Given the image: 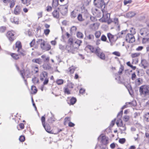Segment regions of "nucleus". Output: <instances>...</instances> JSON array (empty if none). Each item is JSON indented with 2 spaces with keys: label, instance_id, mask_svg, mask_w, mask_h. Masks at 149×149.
<instances>
[{
  "label": "nucleus",
  "instance_id": "obj_31",
  "mask_svg": "<svg viewBox=\"0 0 149 149\" xmlns=\"http://www.w3.org/2000/svg\"><path fill=\"white\" fill-rule=\"evenodd\" d=\"M31 1V0H21L22 3L26 6H28L30 4Z\"/></svg>",
  "mask_w": 149,
  "mask_h": 149
},
{
  "label": "nucleus",
  "instance_id": "obj_43",
  "mask_svg": "<svg viewBox=\"0 0 149 149\" xmlns=\"http://www.w3.org/2000/svg\"><path fill=\"white\" fill-rule=\"evenodd\" d=\"M145 120L147 122H149V113H147L145 115Z\"/></svg>",
  "mask_w": 149,
  "mask_h": 149
},
{
  "label": "nucleus",
  "instance_id": "obj_24",
  "mask_svg": "<svg viewBox=\"0 0 149 149\" xmlns=\"http://www.w3.org/2000/svg\"><path fill=\"white\" fill-rule=\"evenodd\" d=\"M20 7L19 6H17L15 8L14 10V14L16 15H17L19 14L20 13Z\"/></svg>",
  "mask_w": 149,
  "mask_h": 149
},
{
  "label": "nucleus",
  "instance_id": "obj_5",
  "mask_svg": "<svg viewBox=\"0 0 149 149\" xmlns=\"http://www.w3.org/2000/svg\"><path fill=\"white\" fill-rule=\"evenodd\" d=\"M107 37L111 46L113 45V44L115 43L118 39L117 35H113L110 33H108L107 34Z\"/></svg>",
  "mask_w": 149,
  "mask_h": 149
},
{
  "label": "nucleus",
  "instance_id": "obj_13",
  "mask_svg": "<svg viewBox=\"0 0 149 149\" xmlns=\"http://www.w3.org/2000/svg\"><path fill=\"white\" fill-rule=\"evenodd\" d=\"M112 22L115 24V26L116 28V30L119 31L120 30V25L119 24L118 19V18H115L113 19Z\"/></svg>",
  "mask_w": 149,
  "mask_h": 149
},
{
  "label": "nucleus",
  "instance_id": "obj_6",
  "mask_svg": "<svg viewBox=\"0 0 149 149\" xmlns=\"http://www.w3.org/2000/svg\"><path fill=\"white\" fill-rule=\"evenodd\" d=\"M6 36L9 41L13 42L15 39L14 32L13 31H9L7 33Z\"/></svg>",
  "mask_w": 149,
  "mask_h": 149
},
{
  "label": "nucleus",
  "instance_id": "obj_14",
  "mask_svg": "<svg viewBox=\"0 0 149 149\" xmlns=\"http://www.w3.org/2000/svg\"><path fill=\"white\" fill-rule=\"evenodd\" d=\"M99 26V24L95 23L91 24L90 25V28L93 31H95L98 29Z\"/></svg>",
  "mask_w": 149,
  "mask_h": 149
},
{
  "label": "nucleus",
  "instance_id": "obj_56",
  "mask_svg": "<svg viewBox=\"0 0 149 149\" xmlns=\"http://www.w3.org/2000/svg\"><path fill=\"white\" fill-rule=\"evenodd\" d=\"M139 55V53H135L132 54L131 56L132 58H135L138 56Z\"/></svg>",
  "mask_w": 149,
  "mask_h": 149
},
{
  "label": "nucleus",
  "instance_id": "obj_37",
  "mask_svg": "<svg viewBox=\"0 0 149 149\" xmlns=\"http://www.w3.org/2000/svg\"><path fill=\"white\" fill-rule=\"evenodd\" d=\"M85 35L86 38L88 39L89 40H92L94 39V36L93 34H89L88 36H87L86 32H85Z\"/></svg>",
  "mask_w": 149,
  "mask_h": 149
},
{
  "label": "nucleus",
  "instance_id": "obj_12",
  "mask_svg": "<svg viewBox=\"0 0 149 149\" xmlns=\"http://www.w3.org/2000/svg\"><path fill=\"white\" fill-rule=\"evenodd\" d=\"M103 13V17L102 18V21L106 22L107 21L110 19V14L109 13H107L106 12H104L102 11Z\"/></svg>",
  "mask_w": 149,
  "mask_h": 149
},
{
  "label": "nucleus",
  "instance_id": "obj_18",
  "mask_svg": "<svg viewBox=\"0 0 149 149\" xmlns=\"http://www.w3.org/2000/svg\"><path fill=\"white\" fill-rule=\"evenodd\" d=\"M45 130L49 133H52V131L51 130V127L50 125L48 124H46L43 125Z\"/></svg>",
  "mask_w": 149,
  "mask_h": 149
},
{
  "label": "nucleus",
  "instance_id": "obj_2",
  "mask_svg": "<svg viewBox=\"0 0 149 149\" xmlns=\"http://www.w3.org/2000/svg\"><path fill=\"white\" fill-rule=\"evenodd\" d=\"M95 54L100 59L104 60L105 59V55L102 50L100 48L97 47L96 48Z\"/></svg>",
  "mask_w": 149,
  "mask_h": 149
},
{
  "label": "nucleus",
  "instance_id": "obj_8",
  "mask_svg": "<svg viewBox=\"0 0 149 149\" xmlns=\"http://www.w3.org/2000/svg\"><path fill=\"white\" fill-rule=\"evenodd\" d=\"M45 41H43L42 43H41L40 47L41 48L44 50L45 51H49L51 49L50 45L48 44H46Z\"/></svg>",
  "mask_w": 149,
  "mask_h": 149
},
{
  "label": "nucleus",
  "instance_id": "obj_28",
  "mask_svg": "<svg viewBox=\"0 0 149 149\" xmlns=\"http://www.w3.org/2000/svg\"><path fill=\"white\" fill-rule=\"evenodd\" d=\"M76 99L75 97H72L70 99V103H68L70 105H73L76 102Z\"/></svg>",
  "mask_w": 149,
  "mask_h": 149
},
{
  "label": "nucleus",
  "instance_id": "obj_41",
  "mask_svg": "<svg viewBox=\"0 0 149 149\" xmlns=\"http://www.w3.org/2000/svg\"><path fill=\"white\" fill-rule=\"evenodd\" d=\"M56 82L58 85H61L63 84V80L62 79H58L56 80Z\"/></svg>",
  "mask_w": 149,
  "mask_h": 149
},
{
  "label": "nucleus",
  "instance_id": "obj_55",
  "mask_svg": "<svg viewBox=\"0 0 149 149\" xmlns=\"http://www.w3.org/2000/svg\"><path fill=\"white\" fill-rule=\"evenodd\" d=\"M32 81L35 84L38 83L39 82V80L37 79L36 77L33 78L32 79Z\"/></svg>",
  "mask_w": 149,
  "mask_h": 149
},
{
  "label": "nucleus",
  "instance_id": "obj_53",
  "mask_svg": "<svg viewBox=\"0 0 149 149\" xmlns=\"http://www.w3.org/2000/svg\"><path fill=\"white\" fill-rule=\"evenodd\" d=\"M15 0H12L10 3V8H13L15 5Z\"/></svg>",
  "mask_w": 149,
  "mask_h": 149
},
{
  "label": "nucleus",
  "instance_id": "obj_20",
  "mask_svg": "<svg viewBox=\"0 0 149 149\" xmlns=\"http://www.w3.org/2000/svg\"><path fill=\"white\" fill-rule=\"evenodd\" d=\"M53 17L56 18H58L59 17V12L57 10H55L52 13Z\"/></svg>",
  "mask_w": 149,
  "mask_h": 149
},
{
  "label": "nucleus",
  "instance_id": "obj_29",
  "mask_svg": "<svg viewBox=\"0 0 149 149\" xmlns=\"http://www.w3.org/2000/svg\"><path fill=\"white\" fill-rule=\"evenodd\" d=\"M58 5V0H53L52 3V6L55 8Z\"/></svg>",
  "mask_w": 149,
  "mask_h": 149
},
{
  "label": "nucleus",
  "instance_id": "obj_49",
  "mask_svg": "<svg viewBox=\"0 0 149 149\" xmlns=\"http://www.w3.org/2000/svg\"><path fill=\"white\" fill-rule=\"evenodd\" d=\"M141 80L142 81V79L140 78H138L135 80V82L139 85L141 84Z\"/></svg>",
  "mask_w": 149,
  "mask_h": 149
},
{
  "label": "nucleus",
  "instance_id": "obj_9",
  "mask_svg": "<svg viewBox=\"0 0 149 149\" xmlns=\"http://www.w3.org/2000/svg\"><path fill=\"white\" fill-rule=\"evenodd\" d=\"M58 9H60L61 13L63 15H65L68 12V6L66 5H61Z\"/></svg>",
  "mask_w": 149,
  "mask_h": 149
},
{
  "label": "nucleus",
  "instance_id": "obj_62",
  "mask_svg": "<svg viewBox=\"0 0 149 149\" xmlns=\"http://www.w3.org/2000/svg\"><path fill=\"white\" fill-rule=\"evenodd\" d=\"M64 92L65 93H66L68 94H70V91L68 88H64Z\"/></svg>",
  "mask_w": 149,
  "mask_h": 149
},
{
  "label": "nucleus",
  "instance_id": "obj_22",
  "mask_svg": "<svg viewBox=\"0 0 149 149\" xmlns=\"http://www.w3.org/2000/svg\"><path fill=\"white\" fill-rule=\"evenodd\" d=\"M32 62L39 64H41L42 63V60L40 58H34L32 60Z\"/></svg>",
  "mask_w": 149,
  "mask_h": 149
},
{
  "label": "nucleus",
  "instance_id": "obj_30",
  "mask_svg": "<svg viewBox=\"0 0 149 149\" xmlns=\"http://www.w3.org/2000/svg\"><path fill=\"white\" fill-rule=\"evenodd\" d=\"M86 48L88 49L92 52L95 53L96 49H95L93 46L90 45H88L86 46Z\"/></svg>",
  "mask_w": 149,
  "mask_h": 149
},
{
  "label": "nucleus",
  "instance_id": "obj_59",
  "mask_svg": "<svg viewBox=\"0 0 149 149\" xmlns=\"http://www.w3.org/2000/svg\"><path fill=\"white\" fill-rule=\"evenodd\" d=\"M126 140L125 138L120 139L119 140V142L121 144L124 143L125 141Z\"/></svg>",
  "mask_w": 149,
  "mask_h": 149
},
{
  "label": "nucleus",
  "instance_id": "obj_60",
  "mask_svg": "<svg viewBox=\"0 0 149 149\" xmlns=\"http://www.w3.org/2000/svg\"><path fill=\"white\" fill-rule=\"evenodd\" d=\"M41 121H42V125H44L45 124V117L44 116H42L41 118Z\"/></svg>",
  "mask_w": 149,
  "mask_h": 149
},
{
  "label": "nucleus",
  "instance_id": "obj_46",
  "mask_svg": "<svg viewBox=\"0 0 149 149\" xmlns=\"http://www.w3.org/2000/svg\"><path fill=\"white\" fill-rule=\"evenodd\" d=\"M78 20L79 21H82L83 20L82 15L80 14H79L77 16Z\"/></svg>",
  "mask_w": 149,
  "mask_h": 149
},
{
  "label": "nucleus",
  "instance_id": "obj_21",
  "mask_svg": "<svg viewBox=\"0 0 149 149\" xmlns=\"http://www.w3.org/2000/svg\"><path fill=\"white\" fill-rule=\"evenodd\" d=\"M141 64L144 68L146 69L147 68L148 63L146 60L144 59H142L141 61Z\"/></svg>",
  "mask_w": 149,
  "mask_h": 149
},
{
  "label": "nucleus",
  "instance_id": "obj_15",
  "mask_svg": "<svg viewBox=\"0 0 149 149\" xmlns=\"http://www.w3.org/2000/svg\"><path fill=\"white\" fill-rule=\"evenodd\" d=\"M48 73L45 71L42 72L40 74V80L41 81H43L44 79L47 78Z\"/></svg>",
  "mask_w": 149,
  "mask_h": 149
},
{
  "label": "nucleus",
  "instance_id": "obj_32",
  "mask_svg": "<svg viewBox=\"0 0 149 149\" xmlns=\"http://www.w3.org/2000/svg\"><path fill=\"white\" fill-rule=\"evenodd\" d=\"M10 55L14 59L17 60L19 58L18 55L17 54L13 53H11Z\"/></svg>",
  "mask_w": 149,
  "mask_h": 149
},
{
  "label": "nucleus",
  "instance_id": "obj_36",
  "mask_svg": "<svg viewBox=\"0 0 149 149\" xmlns=\"http://www.w3.org/2000/svg\"><path fill=\"white\" fill-rule=\"evenodd\" d=\"M77 15V12L74 10L71 13V17L72 18H75Z\"/></svg>",
  "mask_w": 149,
  "mask_h": 149
},
{
  "label": "nucleus",
  "instance_id": "obj_51",
  "mask_svg": "<svg viewBox=\"0 0 149 149\" xmlns=\"http://www.w3.org/2000/svg\"><path fill=\"white\" fill-rule=\"evenodd\" d=\"M124 69V67L121 65V67L120 68L118 72V73L119 74H121L122 73V71Z\"/></svg>",
  "mask_w": 149,
  "mask_h": 149
},
{
  "label": "nucleus",
  "instance_id": "obj_50",
  "mask_svg": "<svg viewBox=\"0 0 149 149\" xmlns=\"http://www.w3.org/2000/svg\"><path fill=\"white\" fill-rule=\"evenodd\" d=\"M82 41L81 40H77L75 42V44L77 45L79 47V46L82 42Z\"/></svg>",
  "mask_w": 149,
  "mask_h": 149
},
{
  "label": "nucleus",
  "instance_id": "obj_25",
  "mask_svg": "<svg viewBox=\"0 0 149 149\" xmlns=\"http://www.w3.org/2000/svg\"><path fill=\"white\" fill-rule=\"evenodd\" d=\"M135 15L134 12L130 11L127 13L126 14L127 17L128 18H131L134 16Z\"/></svg>",
  "mask_w": 149,
  "mask_h": 149
},
{
  "label": "nucleus",
  "instance_id": "obj_52",
  "mask_svg": "<svg viewBox=\"0 0 149 149\" xmlns=\"http://www.w3.org/2000/svg\"><path fill=\"white\" fill-rule=\"evenodd\" d=\"M59 48L61 50L63 51L65 49V46L61 44H59Z\"/></svg>",
  "mask_w": 149,
  "mask_h": 149
},
{
  "label": "nucleus",
  "instance_id": "obj_23",
  "mask_svg": "<svg viewBox=\"0 0 149 149\" xmlns=\"http://www.w3.org/2000/svg\"><path fill=\"white\" fill-rule=\"evenodd\" d=\"M43 68L45 70H49L51 68L49 63H44L42 65Z\"/></svg>",
  "mask_w": 149,
  "mask_h": 149
},
{
  "label": "nucleus",
  "instance_id": "obj_19",
  "mask_svg": "<svg viewBox=\"0 0 149 149\" xmlns=\"http://www.w3.org/2000/svg\"><path fill=\"white\" fill-rule=\"evenodd\" d=\"M22 45L21 42L20 41H17L15 44V46L13 47V49L14 50L17 49L22 47Z\"/></svg>",
  "mask_w": 149,
  "mask_h": 149
},
{
  "label": "nucleus",
  "instance_id": "obj_64",
  "mask_svg": "<svg viewBox=\"0 0 149 149\" xmlns=\"http://www.w3.org/2000/svg\"><path fill=\"white\" fill-rule=\"evenodd\" d=\"M129 119V117L128 116L125 115L124 116L123 120L126 122L128 121Z\"/></svg>",
  "mask_w": 149,
  "mask_h": 149
},
{
  "label": "nucleus",
  "instance_id": "obj_17",
  "mask_svg": "<svg viewBox=\"0 0 149 149\" xmlns=\"http://www.w3.org/2000/svg\"><path fill=\"white\" fill-rule=\"evenodd\" d=\"M51 114V116L48 118V121L49 123H52L55 122L56 120L54 114H53L51 112H50Z\"/></svg>",
  "mask_w": 149,
  "mask_h": 149
},
{
  "label": "nucleus",
  "instance_id": "obj_27",
  "mask_svg": "<svg viewBox=\"0 0 149 149\" xmlns=\"http://www.w3.org/2000/svg\"><path fill=\"white\" fill-rule=\"evenodd\" d=\"M127 105L130 106H134L135 107L136 105V103L135 100H133L132 102H127Z\"/></svg>",
  "mask_w": 149,
  "mask_h": 149
},
{
  "label": "nucleus",
  "instance_id": "obj_39",
  "mask_svg": "<svg viewBox=\"0 0 149 149\" xmlns=\"http://www.w3.org/2000/svg\"><path fill=\"white\" fill-rule=\"evenodd\" d=\"M77 37L80 38H82L83 37V33L80 32H78L77 33Z\"/></svg>",
  "mask_w": 149,
  "mask_h": 149
},
{
  "label": "nucleus",
  "instance_id": "obj_44",
  "mask_svg": "<svg viewBox=\"0 0 149 149\" xmlns=\"http://www.w3.org/2000/svg\"><path fill=\"white\" fill-rule=\"evenodd\" d=\"M50 32V30L49 29H46L44 30V34L46 36H47L49 34Z\"/></svg>",
  "mask_w": 149,
  "mask_h": 149
},
{
  "label": "nucleus",
  "instance_id": "obj_10",
  "mask_svg": "<svg viewBox=\"0 0 149 149\" xmlns=\"http://www.w3.org/2000/svg\"><path fill=\"white\" fill-rule=\"evenodd\" d=\"M96 0H94V4L95 5H97V6L98 8H100L102 9H104L105 7L104 0H99L97 3L95 2Z\"/></svg>",
  "mask_w": 149,
  "mask_h": 149
},
{
  "label": "nucleus",
  "instance_id": "obj_42",
  "mask_svg": "<svg viewBox=\"0 0 149 149\" xmlns=\"http://www.w3.org/2000/svg\"><path fill=\"white\" fill-rule=\"evenodd\" d=\"M65 49H66L68 52H72V50L71 47L70 46L67 45L65 47Z\"/></svg>",
  "mask_w": 149,
  "mask_h": 149
},
{
  "label": "nucleus",
  "instance_id": "obj_3",
  "mask_svg": "<svg viewBox=\"0 0 149 149\" xmlns=\"http://www.w3.org/2000/svg\"><path fill=\"white\" fill-rule=\"evenodd\" d=\"M98 140H100V142L102 145H106L109 143L108 138L103 134H101L98 137Z\"/></svg>",
  "mask_w": 149,
  "mask_h": 149
},
{
  "label": "nucleus",
  "instance_id": "obj_26",
  "mask_svg": "<svg viewBox=\"0 0 149 149\" xmlns=\"http://www.w3.org/2000/svg\"><path fill=\"white\" fill-rule=\"evenodd\" d=\"M116 124L118 127H121L124 124H123L122 120L120 119H118V120H117L116 122Z\"/></svg>",
  "mask_w": 149,
  "mask_h": 149
},
{
  "label": "nucleus",
  "instance_id": "obj_61",
  "mask_svg": "<svg viewBox=\"0 0 149 149\" xmlns=\"http://www.w3.org/2000/svg\"><path fill=\"white\" fill-rule=\"evenodd\" d=\"M101 40L103 41H106L107 40V38L106 36L104 35H103L101 37Z\"/></svg>",
  "mask_w": 149,
  "mask_h": 149
},
{
  "label": "nucleus",
  "instance_id": "obj_35",
  "mask_svg": "<svg viewBox=\"0 0 149 149\" xmlns=\"http://www.w3.org/2000/svg\"><path fill=\"white\" fill-rule=\"evenodd\" d=\"M126 30L122 31L121 32H119L116 34V35H117L118 38L122 37V36L119 35V34H121L122 36L123 34H125L126 33Z\"/></svg>",
  "mask_w": 149,
  "mask_h": 149
},
{
  "label": "nucleus",
  "instance_id": "obj_57",
  "mask_svg": "<svg viewBox=\"0 0 149 149\" xmlns=\"http://www.w3.org/2000/svg\"><path fill=\"white\" fill-rule=\"evenodd\" d=\"M19 139L20 141L23 142L24 141L25 137L24 136H20Z\"/></svg>",
  "mask_w": 149,
  "mask_h": 149
},
{
  "label": "nucleus",
  "instance_id": "obj_47",
  "mask_svg": "<svg viewBox=\"0 0 149 149\" xmlns=\"http://www.w3.org/2000/svg\"><path fill=\"white\" fill-rule=\"evenodd\" d=\"M123 114V111L121 110L119 112L117 115V117L118 119H120Z\"/></svg>",
  "mask_w": 149,
  "mask_h": 149
},
{
  "label": "nucleus",
  "instance_id": "obj_7",
  "mask_svg": "<svg viewBox=\"0 0 149 149\" xmlns=\"http://www.w3.org/2000/svg\"><path fill=\"white\" fill-rule=\"evenodd\" d=\"M126 40L128 42L133 43L135 41V39L133 34L128 33L126 37Z\"/></svg>",
  "mask_w": 149,
  "mask_h": 149
},
{
  "label": "nucleus",
  "instance_id": "obj_33",
  "mask_svg": "<svg viewBox=\"0 0 149 149\" xmlns=\"http://www.w3.org/2000/svg\"><path fill=\"white\" fill-rule=\"evenodd\" d=\"M121 128H119L121 132V133H125V131L126 130V128L125 127V124L122 126L120 127Z\"/></svg>",
  "mask_w": 149,
  "mask_h": 149
},
{
  "label": "nucleus",
  "instance_id": "obj_11",
  "mask_svg": "<svg viewBox=\"0 0 149 149\" xmlns=\"http://www.w3.org/2000/svg\"><path fill=\"white\" fill-rule=\"evenodd\" d=\"M140 33L143 36H148L149 35V30L146 28H143L141 30Z\"/></svg>",
  "mask_w": 149,
  "mask_h": 149
},
{
  "label": "nucleus",
  "instance_id": "obj_58",
  "mask_svg": "<svg viewBox=\"0 0 149 149\" xmlns=\"http://www.w3.org/2000/svg\"><path fill=\"white\" fill-rule=\"evenodd\" d=\"M112 54L118 56H120V54L118 52H114L112 53Z\"/></svg>",
  "mask_w": 149,
  "mask_h": 149
},
{
  "label": "nucleus",
  "instance_id": "obj_40",
  "mask_svg": "<svg viewBox=\"0 0 149 149\" xmlns=\"http://www.w3.org/2000/svg\"><path fill=\"white\" fill-rule=\"evenodd\" d=\"M74 70L75 68L74 67L72 66L69 68L68 72L70 74H72L74 72Z\"/></svg>",
  "mask_w": 149,
  "mask_h": 149
},
{
  "label": "nucleus",
  "instance_id": "obj_54",
  "mask_svg": "<svg viewBox=\"0 0 149 149\" xmlns=\"http://www.w3.org/2000/svg\"><path fill=\"white\" fill-rule=\"evenodd\" d=\"M34 71L35 72V73H37L39 72V69L38 67V65H36L35 66L33 69Z\"/></svg>",
  "mask_w": 149,
  "mask_h": 149
},
{
  "label": "nucleus",
  "instance_id": "obj_48",
  "mask_svg": "<svg viewBox=\"0 0 149 149\" xmlns=\"http://www.w3.org/2000/svg\"><path fill=\"white\" fill-rule=\"evenodd\" d=\"M149 42V38H143L142 39V42L143 43H146Z\"/></svg>",
  "mask_w": 149,
  "mask_h": 149
},
{
  "label": "nucleus",
  "instance_id": "obj_1",
  "mask_svg": "<svg viewBox=\"0 0 149 149\" xmlns=\"http://www.w3.org/2000/svg\"><path fill=\"white\" fill-rule=\"evenodd\" d=\"M140 95L144 99L149 98V85H144L139 88Z\"/></svg>",
  "mask_w": 149,
  "mask_h": 149
},
{
  "label": "nucleus",
  "instance_id": "obj_63",
  "mask_svg": "<svg viewBox=\"0 0 149 149\" xmlns=\"http://www.w3.org/2000/svg\"><path fill=\"white\" fill-rule=\"evenodd\" d=\"M49 82V79L48 78H46L45 79L43 83L44 85H45L47 84Z\"/></svg>",
  "mask_w": 149,
  "mask_h": 149
},
{
  "label": "nucleus",
  "instance_id": "obj_38",
  "mask_svg": "<svg viewBox=\"0 0 149 149\" xmlns=\"http://www.w3.org/2000/svg\"><path fill=\"white\" fill-rule=\"evenodd\" d=\"M6 30V27L5 26H1L0 27V33H3Z\"/></svg>",
  "mask_w": 149,
  "mask_h": 149
},
{
  "label": "nucleus",
  "instance_id": "obj_16",
  "mask_svg": "<svg viewBox=\"0 0 149 149\" xmlns=\"http://www.w3.org/2000/svg\"><path fill=\"white\" fill-rule=\"evenodd\" d=\"M18 53V55L24 56L26 54V52L23 50L22 48L17 49Z\"/></svg>",
  "mask_w": 149,
  "mask_h": 149
},
{
  "label": "nucleus",
  "instance_id": "obj_45",
  "mask_svg": "<svg viewBox=\"0 0 149 149\" xmlns=\"http://www.w3.org/2000/svg\"><path fill=\"white\" fill-rule=\"evenodd\" d=\"M95 37L97 38H99L101 35V33L99 31H96L95 33Z\"/></svg>",
  "mask_w": 149,
  "mask_h": 149
},
{
  "label": "nucleus",
  "instance_id": "obj_4",
  "mask_svg": "<svg viewBox=\"0 0 149 149\" xmlns=\"http://www.w3.org/2000/svg\"><path fill=\"white\" fill-rule=\"evenodd\" d=\"M20 75H21L22 78L24 79L25 83H26L27 81L25 79L24 76H25L27 77H29L31 76V72L29 69H26L25 71L24 70L19 71Z\"/></svg>",
  "mask_w": 149,
  "mask_h": 149
},
{
  "label": "nucleus",
  "instance_id": "obj_34",
  "mask_svg": "<svg viewBox=\"0 0 149 149\" xmlns=\"http://www.w3.org/2000/svg\"><path fill=\"white\" fill-rule=\"evenodd\" d=\"M31 90L32 91V93L33 94H36L37 91V89L36 87L34 86H31Z\"/></svg>",
  "mask_w": 149,
  "mask_h": 149
}]
</instances>
